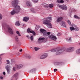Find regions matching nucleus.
<instances>
[{"instance_id":"1","label":"nucleus","mask_w":80,"mask_h":80,"mask_svg":"<svg viewBox=\"0 0 80 80\" xmlns=\"http://www.w3.org/2000/svg\"><path fill=\"white\" fill-rule=\"evenodd\" d=\"M18 0H14L12 2V5L15 8V10H13L11 12V15H14L15 13H18L20 12L21 8L19 6L17 5L18 4Z\"/></svg>"},{"instance_id":"2","label":"nucleus","mask_w":80,"mask_h":80,"mask_svg":"<svg viewBox=\"0 0 80 80\" xmlns=\"http://www.w3.org/2000/svg\"><path fill=\"white\" fill-rule=\"evenodd\" d=\"M2 26L5 31H7L8 29L9 33L11 35H13V30H12V28L10 27L9 26L7 25V23L6 22H3L2 24Z\"/></svg>"},{"instance_id":"3","label":"nucleus","mask_w":80,"mask_h":80,"mask_svg":"<svg viewBox=\"0 0 80 80\" xmlns=\"http://www.w3.org/2000/svg\"><path fill=\"white\" fill-rule=\"evenodd\" d=\"M48 19L49 20H52V17H47L46 18H44L43 19V24L47 25L48 27L49 28H52V24H51L50 22L48 20Z\"/></svg>"},{"instance_id":"4","label":"nucleus","mask_w":80,"mask_h":80,"mask_svg":"<svg viewBox=\"0 0 80 80\" xmlns=\"http://www.w3.org/2000/svg\"><path fill=\"white\" fill-rule=\"evenodd\" d=\"M22 67H23V65L22 64H20L18 65H15V67H13V70L14 71H16V69L18 70V69H20Z\"/></svg>"},{"instance_id":"5","label":"nucleus","mask_w":80,"mask_h":80,"mask_svg":"<svg viewBox=\"0 0 80 80\" xmlns=\"http://www.w3.org/2000/svg\"><path fill=\"white\" fill-rule=\"evenodd\" d=\"M60 8L62 9V10H67L68 9L67 7L65 5H60L59 6Z\"/></svg>"},{"instance_id":"6","label":"nucleus","mask_w":80,"mask_h":80,"mask_svg":"<svg viewBox=\"0 0 80 80\" xmlns=\"http://www.w3.org/2000/svg\"><path fill=\"white\" fill-rule=\"evenodd\" d=\"M48 37L51 40H55L57 39V38L56 37V36H54L53 34H51V35H49L48 36Z\"/></svg>"},{"instance_id":"7","label":"nucleus","mask_w":80,"mask_h":80,"mask_svg":"<svg viewBox=\"0 0 80 80\" xmlns=\"http://www.w3.org/2000/svg\"><path fill=\"white\" fill-rule=\"evenodd\" d=\"M11 67V66H10L8 65H7L6 66V70L7 71L8 74H10Z\"/></svg>"},{"instance_id":"8","label":"nucleus","mask_w":80,"mask_h":80,"mask_svg":"<svg viewBox=\"0 0 80 80\" xmlns=\"http://www.w3.org/2000/svg\"><path fill=\"white\" fill-rule=\"evenodd\" d=\"M58 51L56 53V55H58L63 52V50L62 49L59 50L58 49Z\"/></svg>"},{"instance_id":"9","label":"nucleus","mask_w":80,"mask_h":80,"mask_svg":"<svg viewBox=\"0 0 80 80\" xmlns=\"http://www.w3.org/2000/svg\"><path fill=\"white\" fill-rule=\"evenodd\" d=\"M48 56V54L47 53L44 54L41 56L40 58L41 59H44V58L47 57Z\"/></svg>"},{"instance_id":"10","label":"nucleus","mask_w":80,"mask_h":80,"mask_svg":"<svg viewBox=\"0 0 80 80\" xmlns=\"http://www.w3.org/2000/svg\"><path fill=\"white\" fill-rule=\"evenodd\" d=\"M73 50H74V47H72V48H68L66 49L67 52H73Z\"/></svg>"},{"instance_id":"11","label":"nucleus","mask_w":80,"mask_h":80,"mask_svg":"<svg viewBox=\"0 0 80 80\" xmlns=\"http://www.w3.org/2000/svg\"><path fill=\"white\" fill-rule=\"evenodd\" d=\"M72 28H74L75 29H76V31H78V30H79V28H78V27H77L76 25L72 24Z\"/></svg>"},{"instance_id":"12","label":"nucleus","mask_w":80,"mask_h":80,"mask_svg":"<svg viewBox=\"0 0 80 80\" xmlns=\"http://www.w3.org/2000/svg\"><path fill=\"white\" fill-rule=\"evenodd\" d=\"M72 28H74L75 29H76V31H78V30H79V28H78V27H77L76 25L72 24Z\"/></svg>"},{"instance_id":"13","label":"nucleus","mask_w":80,"mask_h":80,"mask_svg":"<svg viewBox=\"0 0 80 80\" xmlns=\"http://www.w3.org/2000/svg\"><path fill=\"white\" fill-rule=\"evenodd\" d=\"M18 73H16L12 76V78H14L15 80H17L18 78Z\"/></svg>"},{"instance_id":"14","label":"nucleus","mask_w":80,"mask_h":80,"mask_svg":"<svg viewBox=\"0 0 80 80\" xmlns=\"http://www.w3.org/2000/svg\"><path fill=\"white\" fill-rule=\"evenodd\" d=\"M51 33L50 32H44L43 33V35L44 37H47L48 35H49Z\"/></svg>"},{"instance_id":"15","label":"nucleus","mask_w":80,"mask_h":80,"mask_svg":"<svg viewBox=\"0 0 80 80\" xmlns=\"http://www.w3.org/2000/svg\"><path fill=\"white\" fill-rule=\"evenodd\" d=\"M29 20V18L28 17H25L23 18V22H28Z\"/></svg>"},{"instance_id":"16","label":"nucleus","mask_w":80,"mask_h":80,"mask_svg":"<svg viewBox=\"0 0 80 80\" xmlns=\"http://www.w3.org/2000/svg\"><path fill=\"white\" fill-rule=\"evenodd\" d=\"M26 4H27V6H28V7H32V5L31 2H30L29 1H28L27 2Z\"/></svg>"},{"instance_id":"17","label":"nucleus","mask_w":80,"mask_h":80,"mask_svg":"<svg viewBox=\"0 0 80 80\" xmlns=\"http://www.w3.org/2000/svg\"><path fill=\"white\" fill-rule=\"evenodd\" d=\"M61 22L62 23L61 24V26H62V27H63L66 28V25H65V22L63 21H61Z\"/></svg>"},{"instance_id":"18","label":"nucleus","mask_w":80,"mask_h":80,"mask_svg":"<svg viewBox=\"0 0 80 80\" xmlns=\"http://www.w3.org/2000/svg\"><path fill=\"white\" fill-rule=\"evenodd\" d=\"M62 20H63V18L62 17H60L58 18L57 20V22H59L60 21H61Z\"/></svg>"},{"instance_id":"19","label":"nucleus","mask_w":80,"mask_h":80,"mask_svg":"<svg viewBox=\"0 0 80 80\" xmlns=\"http://www.w3.org/2000/svg\"><path fill=\"white\" fill-rule=\"evenodd\" d=\"M58 50V48H57L56 49H54L51 50V52H57Z\"/></svg>"},{"instance_id":"20","label":"nucleus","mask_w":80,"mask_h":80,"mask_svg":"<svg viewBox=\"0 0 80 80\" xmlns=\"http://www.w3.org/2000/svg\"><path fill=\"white\" fill-rule=\"evenodd\" d=\"M57 2L58 3H62L64 2V1L63 0H58Z\"/></svg>"},{"instance_id":"21","label":"nucleus","mask_w":80,"mask_h":80,"mask_svg":"<svg viewBox=\"0 0 80 80\" xmlns=\"http://www.w3.org/2000/svg\"><path fill=\"white\" fill-rule=\"evenodd\" d=\"M36 70V69L33 68L31 70H30V73H33V72H35Z\"/></svg>"},{"instance_id":"22","label":"nucleus","mask_w":80,"mask_h":80,"mask_svg":"<svg viewBox=\"0 0 80 80\" xmlns=\"http://www.w3.org/2000/svg\"><path fill=\"white\" fill-rule=\"evenodd\" d=\"M15 40L17 42H18V35H16V36L15 37Z\"/></svg>"},{"instance_id":"23","label":"nucleus","mask_w":80,"mask_h":80,"mask_svg":"<svg viewBox=\"0 0 80 80\" xmlns=\"http://www.w3.org/2000/svg\"><path fill=\"white\" fill-rule=\"evenodd\" d=\"M25 57L27 58H30V56L29 54H26L25 55Z\"/></svg>"},{"instance_id":"24","label":"nucleus","mask_w":80,"mask_h":80,"mask_svg":"<svg viewBox=\"0 0 80 80\" xmlns=\"http://www.w3.org/2000/svg\"><path fill=\"white\" fill-rule=\"evenodd\" d=\"M32 30H31V29L30 28H28L27 29V32L28 33H31L32 32Z\"/></svg>"},{"instance_id":"25","label":"nucleus","mask_w":80,"mask_h":80,"mask_svg":"<svg viewBox=\"0 0 80 80\" xmlns=\"http://www.w3.org/2000/svg\"><path fill=\"white\" fill-rule=\"evenodd\" d=\"M15 25L17 26H20V22L19 21H18L16 22L15 23Z\"/></svg>"},{"instance_id":"26","label":"nucleus","mask_w":80,"mask_h":80,"mask_svg":"<svg viewBox=\"0 0 80 80\" xmlns=\"http://www.w3.org/2000/svg\"><path fill=\"white\" fill-rule=\"evenodd\" d=\"M40 31L41 33H43V32H47V31L44 29H40Z\"/></svg>"},{"instance_id":"27","label":"nucleus","mask_w":80,"mask_h":80,"mask_svg":"<svg viewBox=\"0 0 80 80\" xmlns=\"http://www.w3.org/2000/svg\"><path fill=\"white\" fill-rule=\"evenodd\" d=\"M34 49L35 50V51H36V52H37V51H38V50L40 49V48L35 47L34 48Z\"/></svg>"},{"instance_id":"28","label":"nucleus","mask_w":80,"mask_h":80,"mask_svg":"<svg viewBox=\"0 0 80 80\" xmlns=\"http://www.w3.org/2000/svg\"><path fill=\"white\" fill-rule=\"evenodd\" d=\"M74 18H77V19H80V18H79L78 16L76 15H75L74 16Z\"/></svg>"},{"instance_id":"29","label":"nucleus","mask_w":80,"mask_h":80,"mask_svg":"<svg viewBox=\"0 0 80 80\" xmlns=\"http://www.w3.org/2000/svg\"><path fill=\"white\" fill-rule=\"evenodd\" d=\"M16 33L17 34H18V36H19V37H20V36H21V34H20V32H19V31H17Z\"/></svg>"},{"instance_id":"30","label":"nucleus","mask_w":80,"mask_h":80,"mask_svg":"<svg viewBox=\"0 0 80 80\" xmlns=\"http://www.w3.org/2000/svg\"><path fill=\"white\" fill-rule=\"evenodd\" d=\"M31 33H32V35H33V36H35V35H36V33L33 31L32 30L31 31Z\"/></svg>"},{"instance_id":"31","label":"nucleus","mask_w":80,"mask_h":80,"mask_svg":"<svg viewBox=\"0 0 80 80\" xmlns=\"http://www.w3.org/2000/svg\"><path fill=\"white\" fill-rule=\"evenodd\" d=\"M29 38H30L31 41H33V36L32 35Z\"/></svg>"},{"instance_id":"32","label":"nucleus","mask_w":80,"mask_h":80,"mask_svg":"<svg viewBox=\"0 0 80 80\" xmlns=\"http://www.w3.org/2000/svg\"><path fill=\"white\" fill-rule=\"evenodd\" d=\"M70 28L71 30V31H72V30H73L76 31V29H75V28H72V27H70Z\"/></svg>"},{"instance_id":"33","label":"nucleus","mask_w":80,"mask_h":80,"mask_svg":"<svg viewBox=\"0 0 80 80\" xmlns=\"http://www.w3.org/2000/svg\"><path fill=\"white\" fill-rule=\"evenodd\" d=\"M76 52L77 53H78V54L80 53V48L79 49H78L77 50H76Z\"/></svg>"},{"instance_id":"34","label":"nucleus","mask_w":80,"mask_h":80,"mask_svg":"<svg viewBox=\"0 0 80 80\" xmlns=\"http://www.w3.org/2000/svg\"><path fill=\"white\" fill-rule=\"evenodd\" d=\"M40 28V26L39 25H36V28L37 30H38V29H39Z\"/></svg>"},{"instance_id":"35","label":"nucleus","mask_w":80,"mask_h":80,"mask_svg":"<svg viewBox=\"0 0 80 80\" xmlns=\"http://www.w3.org/2000/svg\"><path fill=\"white\" fill-rule=\"evenodd\" d=\"M45 39V38H39L38 39V40L39 41H40V40H44Z\"/></svg>"},{"instance_id":"36","label":"nucleus","mask_w":80,"mask_h":80,"mask_svg":"<svg viewBox=\"0 0 80 80\" xmlns=\"http://www.w3.org/2000/svg\"><path fill=\"white\" fill-rule=\"evenodd\" d=\"M43 7H45V8H47V7H48V6H47V4L44 3L43 4Z\"/></svg>"},{"instance_id":"37","label":"nucleus","mask_w":80,"mask_h":80,"mask_svg":"<svg viewBox=\"0 0 80 80\" xmlns=\"http://www.w3.org/2000/svg\"><path fill=\"white\" fill-rule=\"evenodd\" d=\"M53 7V4H49V7H50V8H52Z\"/></svg>"},{"instance_id":"38","label":"nucleus","mask_w":80,"mask_h":80,"mask_svg":"<svg viewBox=\"0 0 80 80\" xmlns=\"http://www.w3.org/2000/svg\"><path fill=\"white\" fill-rule=\"evenodd\" d=\"M31 11L33 13H35V12L34 11V9H33V8H31Z\"/></svg>"},{"instance_id":"39","label":"nucleus","mask_w":80,"mask_h":80,"mask_svg":"<svg viewBox=\"0 0 80 80\" xmlns=\"http://www.w3.org/2000/svg\"><path fill=\"white\" fill-rule=\"evenodd\" d=\"M62 34L61 32H58L57 34V36H61Z\"/></svg>"},{"instance_id":"40","label":"nucleus","mask_w":80,"mask_h":80,"mask_svg":"<svg viewBox=\"0 0 80 80\" xmlns=\"http://www.w3.org/2000/svg\"><path fill=\"white\" fill-rule=\"evenodd\" d=\"M58 65H62L63 64V62H59L58 63Z\"/></svg>"},{"instance_id":"41","label":"nucleus","mask_w":80,"mask_h":80,"mask_svg":"<svg viewBox=\"0 0 80 80\" xmlns=\"http://www.w3.org/2000/svg\"><path fill=\"white\" fill-rule=\"evenodd\" d=\"M68 23L69 25L71 24V22H70V21L69 20H68Z\"/></svg>"},{"instance_id":"42","label":"nucleus","mask_w":80,"mask_h":80,"mask_svg":"<svg viewBox=\"0 0 80 80\" xmlns=\"http://www.w3.org/2000/svg\"><path fill=\"white\" fill-rule=\"evenodd\" d=\"M7 64L8 65L10 64V61L8 60H7Z\"/></svg>"},{"instance_id":"43","label":"nucleus","mask_w":80,"mask_h":80,"mask_svg":"<svg viewBox=\"0 0 80 80\" xmlns=\"http://www.w3.org/2000/svg\"><path fill=\"white\" fill-rule=\"evenodd\" d=\"M2 19V15L1 14H0V20Z\"/></svg>"},{"instance_id":"44","label":"nucleus","mask_w":80,"mask_h":80,"mask_svg":"<svg viewBox=\"0 0 80 80\" xmlns=\"http://www.w3.org/2000/svg\"><path fill=\"white\" fill-rule=\"evenodd\" d=\"M54 72H56V71H57V69H54Z\"/></svg>"},{"instance_id":"45","label":"nucleus","mask_w":80,"mask_h":80,"mask_svg":"<svg viewBox=\"0 0 80 80\" xmlns=\"http://www.w3.org/2000/svg\"><path fill=\"white\" fill-rule=\"evenodd\" d=\"M3 75H5V74H6L5 72H3Z\"/></svg>"},{"instance_id":"46","label":"nucleus","mask_w":80,"mask_h":80,"mask_svg":"<svg viewBox=\"0 0 80 80\" xmlns=\"http://www.w3.org/2000/svg\"><path fill=\"white\" fill-rule=\"evenodd\" d=\"M68 41H71V37H70V38L68 40Z\"/></svg>"},{"instance_id":"47","label":"nucleus","mask_w":80,"mask_h":80,"mask_svg":"<svg viewBox=\"0 0 80 80\" xmlns=\"http://www.w3.org/2000/svg\"><path fill=\"white\" fill-rule=\"evenodd\" d=\"M0 79H1V80L3 79V77H0Z\"/></svg>"},{"instance_id":"48","label":"nucleus","mask_w":80,"mask_h":80,"mask_svg":"<svg viewBox=\"0 0 80 80\" xmlns=\"http://www.w3.org/2000/svg\"><path fill=\"white\" fill-rule=\"evenodd\" d=\"M72 10L74 12H76V10H75V9H72Z\"/></svg>"},{"instance_id":"49","label":"nucleus","mask_w":80,"mask_h":80,"mask_svg":"<svg viewBox=\"0 0 80 80\" xmlns=\"http://www.w3.org/2000/svg\"><path fill=\"white\" fill-rule=\"evenodd\" d=\"M19 52H22V49H21L19 50Z\"/></svg>"},{"instance_id":"50","label":"nucleus","mask_w":80,"mask_h":80,"mask_svg":"<svg viewBox=\"0 0 80 80\" xmlns=\"http://www.w3.org/2000/svg\"><path fill=\"white\" fill-rule=\"evenodd\" d=\"M29 37V35H27V37L28 38Z\"/></svg>"},{"instance_id":"51","label":"nucleus","mask_w":80,"mask_h":80,"mask_svg":"<svg viewBox=\"0 0 80 80\" xmlns=\"http://www.w3.org/2000/svg\"><path fill=\"white\" fill-rule=\"evenodd\" d=\"M76 37H78V36L77 35H76Z\"/></svg>"},{"instance_id":"52","label":"nucleus","mask_w":80,"mask_h":80,"mask_svg":"<svg viewBox=\"0 0 80 80\" xmlns=\"http://www.w3.org/2000/svg\"><path fill=\"white\" fill-rule=\"evenodd\" d=\"M24 25H25V24H23L22 25V26H24Z\"/></svg>"},{"instance_id":"53","label":"nucleus","mask_w":80,"mask_h":80,"mask_svg":"<svg viewBox=\"0 0 80 80\" xmlns=\"http://www.w3.org/2000/svg\"><path fill=\"white\" fill-rule=\"evenodd\" d=\"M49 16V17H50V16H52L51 15H50Z\"/></svg>"},{"instance_id":"54","label":"nucleus","mask_w":80,"mask_h":80,"mask_svg":"<svg viewBox=\"0 0 80 80\" xmlns=\"http://www.w3.org/2000/svg\"><path fill=\"white\" fill-rule=\"evenodd\" d=\"M79 61L80 62V60H79Z\"/></svg>"},{"instance_id":"55","label":"nucleus","mask_w":80,"mask_h":80,"mask_svg":"<svg viewBox=\"0 0 80 80\" xmlns=\"http://www.w3.org/2000/svg\"><path fill=\"white\" fill-rule=\"evenodd\" d=\"M79 45H80V42L79 43Z\"/></svg>"},{"instance_id":"56","label":"nucleus","mask_w":80,"mask_h":80,"mask_svg":"<svg viewBox=\"0 0 80 80\" xmlns=\"http://www.w3.org/2000/svg\"><path fill=\"white\" fill-rule=\"evenodd\" d=\"M31 48H32V47H31Z\"/></svg>"}]
</instances>
